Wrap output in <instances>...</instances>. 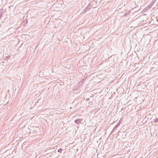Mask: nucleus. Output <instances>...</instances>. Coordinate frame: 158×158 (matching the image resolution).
Masks as SVG:
<instances>
[{"mask_svg": "<svg viewBox=\"0 0 158 158\" xmlns=\"http://www.w3.org/2000/svg\"><path fill=\"white\" fill-rule=\"evenodd\" d=\"M83 120V119L82 118H79L75 120L74 121L76 124L79 125V124L81 123Z\"/></svg>", "mask_w": 158, "mask_h": 158, "instance_id": "1", "label": "nucleus"}, {"mask_svg": "<svg viewBox=\"0 0 158 158\" xmlns=\"http://www.w3.org/2000/svg\"><path fill=\"white\" fill-rule=\"evenodd\" d=\"M33 130H34V131L36 132H38V131H40L38 128L36 127H33Z\"/></svg>", "mask_w": 158, "mask_h": 158, "instance_id": "2", "label": "nucleus"}, {"mask_svg": "<svg viewBox=\"0 0 158 158\" xmlns=\"http://www.w3.org/2000/svg\"><path fill=\"white\" fill-rule=\"evenodd\" d=\"M10 58V56L9 55H8L6 56L4 58V60H9Z\"/></svg>", "mask_w": 158, "mask_h": 158, "instance_id": "3", "label": "nucleus"}, {"mask_svg": "<svg viewBox=\"0 0 158 158\" xmlns=\"http://www.w3.org/2000/svg\"><path fill=\"white\" fill-rule=\"evenodd\" d=\"M118 127V126H117V125H116L113 128L112 131L114 132V131H115L117 128Z\"/></svg>", "mask_w": 158, "mask_h": 158, "instance_id": "4", "label": "nucleus"}, {"mask_svg": "<svg viewBox=\"0 0 158 158\" xmlns=\"http://www.w3.org/2000/svg\"><path fill=\"white\" fill-rule=\"evenodd\" d=\"M122 121V120L121 119H120L118 122L116 124V125L118 126L119 127V126L120 125L121 122Z\"/></svg>", "mask_w": 158, "mask_h": 158, "instance_id": "5", "label": "nucleus"}, {"mask_svg": "<svg viewBox=\"0 0 158 158\" xmlns=\"http://www.w3.org/2000/svg\"><path fill=\"white\" fill-rule=\"evenodd\" d=\"M85 80H86L85 78H83L82 79H81L80 81H81V83H82V84H83V83L85 82Z\"/></svg>", "mask_w": 158, "mask_h": 158, "instance_id": "6", "label": "nucleus"}, {"mask_svg": "<svg viewBox=\"0 0 158 158\" xmlns=\"http://www.w3.org/2000/svg\"><path fill=\"white\" fill-rule=\"evenodd\" d=\"M153 4L154 3L153 2H152L150 4H149V5L148 6V8H149L150 7H152V6Z\"/></svg>", "mask_w": 158, "mask_h": 158, "instance_id": "7", "label": "nucleus"}, {"mask_svg": "<svg viewBox=\"0 0 158 158\" xmlns=\"http://www.w3.org/2000/svg\"><path fill=\"white\" fill-rule=\"evenodd\" d=\"M85 9L86 10V11H88L89 10H90L91 8L90 7H88V6H87L86 8H85Z\"/></svg>", "mask_w": 158, "mask_h": 158, "instance_id": "8", "label": "nucleus"}, {"mask_svg": "<svg viewBox=\"0 0 158 158\" xmlns=\"http://www.w3.org/2000/svg\"><path fill=\"white\" fill-rule=\"evenodd\" d=\"M139 68H137L134 70V71H135L136 72H138L139 71Z\"/></svg>", "mask_w": 158, "mask_h": 158, "instance_id": "9", "label": "nucleus"}, {"mask_svg": "<svg viewBox=\"0 0 158 158\" xmlns=\"http://www.w3.org/2000/svg\"><path fill=\"white\" fill-rule=\"evenodd\" d=\"M157 122H158V118H156V119H154V122L156 123Z\"/></svg>", "mask_w": 158, "mask_h": 158, "instance_id": "10", "label": "nucleus"}, {"mask_svg": "<svg viewBox=\"0 0 158 158\" xmlns=\"http://www.w3.org/2000/svg\"><path fill=\"white\" fill-rule=\"evenodd\" d=\"M20 141H21V140H20V139H19V140H15V141H16L15 144H16L17 145L19 143V142H20Z\"/></svg>", "mask_w": 158, "mask_h": 158, "instance_id": "11", "label": "nucleus"}, {"mask_svg": "<svg viewBox=\"0 0 158 158\" xmlns=\"http://www.w3.org/2000/svg\"><path fill=\"white\" fill-rule=\"evenodd\" d=\"M78 85L79 86H81L83 85V84L81 83V81H79L78 82Z\"/></svg>", "mask_w": 158, "mask_h": 158, "instance_id": "12", "label": "nucleus"}, {"mask_svg": "<svg viewBox=\"0 0 158 158\" xmlns=\"http://www.w3.org/2000/svg\"><path fill=\"white\" fill-rule=\"evenodd\" d=\"M63 150L61 148H60V149H59L58 151H57V152H61V151Z\"/></svg>", "mask_w": 158, "mask_h": 158, "instance_id": "13", "label": "nucleus"}, {"mask_svg": "<svg viewBox=\"0 0 158 158\" xmlns=\"http://www.w3.org/2000/svg\"><path fill=\"white\" fill-rule=\"evenodd\" d=\"M87 12V11H86V10L85 9H84V10H83V12H82V13H83V14H85V13Z\"/></svg>", "mask_w": 158, "mask_h": 158, "instance_id": "14", "label": "nucleus"}, {"mask_svg": "<svg viewBox=\"0 0 158 158\" xmlns=\"http://www.w3.org/2000/svg\"><path fill=\"white\" fill-rule=\"evenodd\" d=\"M92 6V5H91L90 3L89 4L88 6V7H90V8H91V6Z\"/></svg>", "mask_w": 158, "mask_h": 158, "instance_id": "15", "label": "nucleus"}, {"mask_svg": "<svg viewBox=\"0 0 158 158\" xmlns=\"http://www.w3.org/2000/svg\"><path fill=\"white\" fill-rule=\"evenodd\" d=\"M90 100V99L89 98H87L85 100V101H89Z\"/></svg>", "mask_w": 158, "mask_h": 158, "instance_id": "16", "label": "nucleus"}, {"mask_svg": "<svg viewBox=\"0 0 158 158\" xmlns=\"http://www.w3.org/2000/svg\"><path fill=\"white\" fill-rule=\"evenodd\" d=\"M2 17V15H0V19H1Z\"/></svg>", "mask_w": 158, "mask_h": 158, "instance_id": "17", "label": "nucleus"}, {"mask_svg": "<svg viewBox=\"0 0 158 158\" xmlns=\"http://www.w3.org/2000/svg\"><path fill=\"white\" fill-rule=\"evenodd\" d=\"M15 139H13V140L12 141V142H13L15 140Z\"/></svg>", "mask_w": 158, "mask_h": 158, "instance_id": "18", "label": "nucleus"}, {"mask_svg": "<svg viewBox=\"0 0 158 158\" xmlns=\"http://www.w3.org/2000/svg\"><path fill=\"white\" fill-rule=\"evenodd\" d=\"M38 45H37L36 46V47H35V48H36L37 47H38Z\"/></svg>", "mask_w": 158, "mask_h": 158, "instance_id": "19", "label": "nucleus"}]
</instances>
